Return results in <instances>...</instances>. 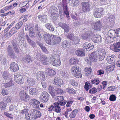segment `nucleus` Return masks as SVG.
Masks as SVG:
<instances>
[{
  "instance_id": "nucleus-36",
  "label": "nucleus",
  "mask_w": 120,
  "mask_h": 120,
  "mask_svg": "<svg viewBox=\"0 0 120 120\" xmlns=\"http://www.w3.org/2000/svg\"><path fill=\"white\" fill-rule=\"evenodd\" d=\"M36 32L37 38L39 41H41L42 39V38L41 36V34L40 33V31L39 30L37 29Z\"/></svg>"
},
{
  "instance_id": "nucleus-17",
  "label": "nucleus",
  "mask_w": 120,
  "mask_h": 120,
  "mask_svg": "<svg viewBox=\"0 0 120 120\" xmlns=\"http://www.w3.org/2000/svg\"><path fill=\"white\" fill-rule=\"evenodd\" d=\"M10 69L14 72L16 71L19 69L18 66L15 63L12 62L10 65Z\"/></svg>"
},
{
  "instance_id": "nucleus-1",
  "label": "nucleus",
  "mask_w": 120,
  "mask_h": 120,
  "mask_svg": "<svg viewBox=\"0 0 120 120\" xmlns=\"http://www.w3.org/2000/svg\"><path fill=\"white\" fill-rule=\"evenodd\" d=\"M66 1V0H62V3L57 5L59 11L60 18L61 20H62L64 19L65 15L69 19V13Z\"/></svg>"
},
{
  "instance_id": "nucleus-9",
  "label": "nucleus",
  "mask_w": 120,
  "mask_h": 120,
  "mask_svg": "<svg viewBox=\"0 0 120 120\" xmlns=\"http://www.w3.org/2000/svg\"><path fill=\"white\" fill-rule=\"evenodd\" d=\"M94 34L93 33L91 30H87L86 32L82 36V38L84 40H88L91 36Z\"/></svg>"
},
{
  "instance_id": "nucleus-62",
  "label": "nucleus",
  "mask_w": 120,
  "mask_h": 120,
  "mask_svg": "<svg viewBox=\"0 0 120 120\" xmlns=\"http://www.w3.org/2000/svg\"><path fill=\"white\" fill-rule=\"evenodd\" d=\"M91 82L92 84H95L96 85H98L100 82L99 80L97 79H94L92 80Z\"/></svg>"
},
{
  "instance_id": "nucleus-23",
  "label": "nucleus",
  "mask_w": 120,
  "mask_h": 120,
  "mask_svg": "<svg viewBox=\"0 0 120 120\" xmlns=\"http://www.w3.org/2000/svg\"><path fill=\"white\" fill-rule=\"evenodd\" d=\"M26 39L27 40L28 42L34 48L36 46V44L35 42L32 40H31L29 37L28 35H26Z\"/></svg>"
},
{
  "instance_id": "nucleus-5",
  "label": "nucleus",
  "mask_w": 120,
  "mask_h": 120,
  "mask_svg": "<svg viewBox=\"0 0 120 120\" xmlns=\"http://www.w3.org/2000/svg\"><path fill=\"white\" fill-rule=\"evenodd\" d=\"M40 102L34 99H33L30 100L29 104L32 105L35 108L40 109Z\"/></svg>"
},
{
  "instance_id": "nucleus-28",
  "label": "nucleus",
  "mask_w": 120,
  "mask_h": 120,
  "mask_svg": "<svg viewBox=\"0 0 120 120\" xmlns=\"http://www.w3.org/2000/svg\"><path fill=\"white\" fill-rule=\"evenodd\" d=\"M79 4V0H71L70 5L73 7L78 6Z\"/></svg>"
},
{
  "instance_id": "nucleus-32",
  "label": "nucleus",
  "mask_w": 120,
  "mask_h": 120,
  "mask_svg": "<svg viewBox=\"0 0 120 120\" xmlns=\"http://www.w3.org/2000/svg\"><path fill=\"white\" fill-rule=\"evenodd\" d=\"M29 93L31 95H36L38 93V90L35 88H31L29 91Z\"/></svg>"
},
{
  "instance_id": "nucleus-42",
  "label": "nucleus",
  "mask_w": 120,
  "mask_h": 120,
  "mask_svg": "<svg viewBox=\"0 0 120 120\" xmlns=\"http://www.w3.org/2000/svg\"><path fill=\"white\" fill-rule=\"evenodd\" d=\"M78 112V110L76 109L74 110L69 115L70 118H74L75 117Z\"/></svg>"
},
{
  "instance_id": "nucleus-13",
  "label": "nucleus",
  "mask_w": 120,
  "mask_h": 120,
  "mask_svg": "<svg viewBox=\"0 0 120 120\" xmlns=\"http://www.w3.org/2000/svg\"><path fill=\"white\" fill-rule=\"evenodd\" d=\"M91 26L92 28L94 30H99L102 27L101 22L98 21L92 25Z\"/></svg>"
},
{
  "instance_id": "nucleus-31",
  "label": "nucleus",
  "mask_w": 120,
  "mask_h": 120,
  "mask_svg": "<svg viewBox=\"0 0 120 120\" xmlns=\"http://www.w3.org/2000/svg\"><path fill=\"white\" fill-rule=\"evenodd\" d=\"M47 71V75L49 76H52L56 74V72L54 70L50 68H48Z\"/></svg>"
},
{
  "instance_id": "nucleus-21",
  "label": "nucleus",
  "mask_w": 120,
  "mask_h": 120,
  "mask_svg": "<svg viewBox=\"0 0 120 120\" xmlns=\"http://www.w3.org/2000/svg\"><path fill=\"white\" fill-rule=\"evenodd\" d=\"M26 39L27 40L28 42L34 48L36 46V44L35 42L32 40H31L29 37L28 35H26Z\"/></svg>"
},
{
  "instance_id": "nucleus-19",
  "label": "nucleus",
  "mask_w": 120,
  "mask_h": 120,
  "mask_svg": "<svg viewBox=\"0 0 120 120\" xmlns=\"http://www.w3.org/2000/svg\"><path fill=\"white\" fill-rule=\"evenodd\" d=\"M54 109L53 110L57 113L60 112L61 109L59 106V104L58 102L54 103Z\"/></svg>"
},
{
  "instance_id": "nucleus-30",
  "label": "nucleus",
  "mask_w": 120,
  "mask_h": 120,
  "mask_svg": "<svg viewBox=\"0 0 120 120\" xmlns=\"http://www.w3.org/2000/svg\"><path fill=\"white\" fill-rule=\"evenodd\" d=\"M48 58L46 55H43L40 58V60L41 61H43L42 63L46 65L47 64V61L48 60Z\"/></svg>"
},
{
  "instance_id": "nucleus-14",
  "label": "nucleus",
  "mask_w": 120,
  "mask_h": 120,
  "mask_svg": "<svg viewBox=\"0 0 120 120\" xmlns=\"http://www.w3.org/2000/svg\"><path fill=\"white\" fill-rule=\"evenodd\" d=\"M60 58V57L59 56L58 57H57L56 58L55 60L54 58H52L51 61L52 65L55 66H58L60 65L61 64Z\"/></svg>"
},
{
  "instance_id": "nucleus-29",
  "label": "nucleus",
  "mask_w": 120,
  "mask_h": 120,
  "mask_svg": "<svg viewBox=\"0 0 120 120\" xmlns=\"http://www.w3.org/2000/svg\"><path fill=\"white\" fill-rule=\"evenodd\" d=\"M27 82L29 86H33L35 83V81L34 79L30 78H28L27 79Z\"/></svg>"
},
{
  "instance_id": "nucleus-26",
  "label": "nucleus",
  "mask_w": 120,
  "mask_h": 120,
  "mask_svg": "<svg viewBox=\"0 0 120 120\" xmlns=\"http://www.w3.org/2000/svg\"><path fill=\"white\" fill-rule=\"evenodd\" d=\"M17 30L18 29L15 26L13 27L9 33L7 34V35L8 36L10 37L16 33L17 31Z\"/></svg>"
},
{
  "instance_id": "nucleus-37",
  "label": "nucleus",
  "mask_w": 120,
  "mask_h": 120,
  "mask_svg": "<svg viewBox=\"0 0 120 120\" xmlns=\"http://www.w3.org/2000/svg\"><path fill=\"white\" fill-rule=\"evenodd\" d=\"M78 59L77 58H71L70 60V63L71 64H76L78 62Z\"/></svg>"
},
{
  "instance_id": "nucleus-55",
  "label": "nucleus",
  "mask_w": 120,
  "mask_h": 120,
  "mask_svg": "<svg viewBox=\"0 0 120 120\" xmlns=\"http://www.w3.org/2000/svg\"><path fill=\"white\" fill-rule=\"evenodd\" d=\"M15 81L17 83L20 85L23 84L24 82V80L23 77L15 80Z\"/></svg>"
},
{
  "instance_id": "nucleus-63",
  "label": "nucleus",
  "mask_w": 120,
  "mask_h": 120,
  "mask_svg": "<svg viewBox=\"0 0 120 120\" xmlns=\"http://www.w3.org/2000/svg\"><path fill=\"white\" fill-rule=\"evenodd\" d=\"M97 91V89L95 87L89 90V92L91 94H94Z\"/></svg>"
},
{
  "instance_id": "nucleus-58",
  "label": "nucleus",
  "mask_w": 120,
  "mask_h": 120,
  "mask_svg": "<svg viewBox=\"0 0 120 120\" xmlns=\"http://www.w3.org/2000/svg\"><path fill=\"white\" fill-rule=\"evenodd\" d=\"M3 77L5 79H10V77H9V73L6 72H4L3 75Z\"/></svg>"
},
{
  "instance_id": "nucleus-49",
  "label": "nucleus",
  "mask_w": 120,
  "mask_h": 120,
  "mask_svg": "<svg viewBox=\"0 0 120 120\" xmlns=\"http://www.w3.org/2000/svg\"><path fill=\"white\" fill-rule=\"evenodd\" d=\"M66 90L70 94H74L76 93V91L74 89L70 87L67 88Z\"/></svg>"
},
{
  "instance_id": "nucleus-18",
  "label": "nucleus",
  "mask_w": 120,
  "mask_h": 120,
  "mask_svg": "<svg viewBox=\"0 0 120 120\" xmlns=\"http://www.w3.org/2000/svg\"><path fill=\"white\" fill-rule=\"evenodd\" d=\"M38 18L42 22L45 23L47 21V15L45 14L39 15L38 16Z\"/></svg>"
},
{
  "instance_id": "nucleus-48",
  "label": "nucleus",
  "mask_w": 120,
  "mask_h": 120,
  "mask_svg": "<svg viewBox=\"0 0 120 120\" xmlns=\"http://www.w3.org/2000/svg\"><path fill=\"white\" fill-rule=\"evenodd\" d=\"M76 54L78 56H85V53L82 51L80 50H77L75 51Z\"/></svg>"
},
{
  "instance_id": "nucleus-34",
  "label": "nucleus",
  "mask_w": 120,
  "mask_h": 120,
  "mask_svg": "<svg viewBox=\"0 0 120 120\" xmlns=\"http://www.w3.org/2000/svg\"><path fill=\"white\" fill-rule=\"evenodd\" d=\"M98 54L99 56L103 55L105 56L106 52L105 50L102 48H99L98 50Z\"/></svg>"
},
{
  "instance_id": "nucleus-22",
  "label": "nucleus",
  "mask_w": 120,
  "mask_h": 120,
  "mask_svg": "<svg viewBox=\"0 0 120 120\" xmlns=\"http://www.w3.org/2000/svg\"><path fill=\"white\" fill-rule=\"evenodd\" d=\"M26 39L27 40L28 42L34 48L36 46V44L35 42L32 40H31L29 37L28 35H26Z\"/></svg>"
},
{
  "instance_id": "nucleus-44",
  "label": "nucleus",
  "mask_w": 120,
  "mask_h": 120,
  "mask_svg": "<svg viewBox=\"0 0 120 120\" xmlns=\"http://www.w3.org/2000/svg\"><path fill=\"white\" fill-rule=\"evenodd\" d=\"M33 114H34L35 116L36 117H40L41 115V113L39 111H37L35 109H34L33 111Z\"/></svg>"
},
{
  "instance_id": "nucleus-41",
  "label": "nucleus",
  "mask_w": 120,
  "mask_h": 120,
  "mask_svg": "<svg viewBox=\"0 0 120 120\" xmlns=\"http://www.w3.org/2000/svg\"><path fill=\"white\" fill-rule=\"evenodd\" d=\"M50 13H58V11L57 8L55 6H53L51 7L49 10Z\"/></svg>"
},
{
  "instance_id": "nucleus-25",
  "label": "nucleus",
  "mask_w": 120,
  "mask_h": 120,
  "mask_svg": "<svg viewBox=\"0 0 120 120\" xmlns=\"http://www.w3.org/2000/svg\"><path fill=\"white\" fill-rule=\"evenodd\" d=\"M114 17L112 15H110L106 19L107 22H110L111 24H112L114 23Z\"/></svg>"
},
{
  "instance_id": "nucleus-40",
  "label": "nucleus",
  "mask_w": 120,
  "mask_h": 120,
  "mask_svg": "<svg viewBox=\"0 0 120 120\" xmlns=\"http://www.w3.org/2000/svg\"><path fill=\"white\" fill-rule=\"evenodd\" d=\"M51 18L54 20H56L58 17L59 14L58 13H52L50 15Z\"/></svg>"
},
{
  "instance_id": "nucleus-3",
  "label": "nucleus",
  "mask_w": 120,
  "mask_h": 120,
  "mask_svg": "<svg viewBox=\"0 0 120 120\" xmlns=\"http://www.w3.org/2000/svg\"><path fill=\"white\" fill-rule=\"evenodd\" d=\"M20 98L22 100L26 102H28L30 99V97L23 90L21 91L19 93Z\"/></svg>"
},
{
  "instance_id": "nucleus-7",
  "label": "nucleus",
  "mask_w": 120,
  "mask_h": 120,
  "mask_svg": "<svg viewBox=\"0 0 120 120\" xmlns=\"http://www.w3.org/2000/svg\"><path fill=\"white\" fill-rule=\"evenodd\" d=\"M7 50L8 55L10 58L15 59L16 57V55L12 49V48L11 45L8 46Z\"/></svg>"
},
{
  "instance_id": "nucleus-12",
  "label": "nucleus",
  "mask_w": 120,
  "mask_h": 120,
  "mask_svg": "<svg viewBox=\"0 0 120 120\" xmlns=\"http://www.w3.org/2000/svg\"><path fill=\"white\" fill-rule=\"evenodd\" d=\"M36 78L40 81H42L45 80L46 77L43 72L39 71L37 73Z\"/></svg>"
},
{
  "instance_id": "nucleus-8",
  "label": "nucleus",
  "mask_w": 120,
  "mask_h": 120,
  "mask_svg": "<svg viewBox=\"0 0 120 120\" xmlns=\"http://www.w3.org/2000/svg\"><path fill=\"white\" fill-rule=\"evenodd\" d=\"M111 49L115 52H118L120 51V42H119L111 45L110 47Z\"/></svg>"
},
{
  "instance_id": "nucleus-2",
  "label": "nucleus",
  "mask_w": 120,
  "mask_h": 120,
  "mask_svg": "<svg viewBox=\"0 0 120 120\" xmlns=\"http://www.w3.org/2000/svg\"><path fill=\"white\" fill-rule=\"evenodd\" d=\"M61 39V37L52 34L47 42L49 45H53L59 43L60 42Z\"/></svg>"
},
{
  "instance_id": "nucleus-11",
  "label": "nucleus",
  "mask_w": 120,
  "mask_h": 120,
  "mask_svg": "<svg viewBox=\"0 0 120 120\" xmlns=\"http://www.w3.org/2000/svg\"><path fill=\"white\" fill-rule=\"evenodd\" d=\"M58 25L64 30L65 32L67 33L69 32L70 28L68 24L60 22L58 23Z\"/></svg>"
},
{
  "instance_id": "nucleus-38",
  "label": "nucleus",
  "mask_w": 120,
  "mask_h": 120,
  "mask_svg": "<svg viewBox=\"0 0 120 120\" xmlns=\"http://www.w3.org/2000/svg\"><path fill=\"white\" fill-rule=\"evenodd\" d=\"M9 80V82H8L4 84L3 86L5 88L9 87L14 85L12 83V81L11 78H10V79Z\"/></svg>"
},
{
  "instance_id": "nucleus-43",
  "label": "nucleus",
  "mask_w": 120,
  "mask_h": 120,
  "mask_svg": "<svg viewBox=\"0 0 120 120\" xmlns=\"http://www.w3.org/2000/svg\"><path fill=\"white\" fill-rule=\"evenodd\" d=\"M79 67L77 66H73L71 68V71L73 74L75 73L77 71H79Z\"/></svg>"
},
{
  "instance_id": "nucleus-15",
  "label": "nucleus",
  "mask_w": 120,
  "mask_h": 120,
  "mask_svg": "<svg viewBox=\"0 0 120 120\" xmlns=\"http://www.w3.org/2000/svg\"><path fill=\"white\" fill-rule=\"evenodd\" d=\"M97 51H94L92 52L89 56V59L91 61L94 62L98 60V58L97 55Z\"/></svg>"
},
{
  "instance_id": "nucleus-47",
  "label": "nucleus",
  "mask_w": 120,
  "mask_h": 120,
  "mask_svg": "<svg viewBox=\"0 0 120 120\" xmlns=\"http://www.w3.org/2000/svg\"><path fill=\"white\" fill-rule=\"evenodd\" d=\"M37 44L41 47L42 50L44 52L46 53L47 49L45 47L43 46L42 43L38 41L37 42Z\"/></svg>"
},
{
  "instance_id": "nucleus-24",
  "label": "nucleus",
  "mask_w": 120,
  "mask_h": 120,
  "mask_svg": "<svg viewBox=\"0 0 120 120\" xmlns=\"http://www.w3.org/2000/svg\"><path fill=\"white\" fill-rule=\"evenodd\" d=\"M54 84L61 87L60 86L62 84V82L61 79H60L58 77H56L54 78Z\"/></svg>"
},
{
  "instance_id": "nucleus-10",
  "label": "nucleus",
  "mask_w": 120,
  "mask_h": 120,
  "mask_svg": "<svg viewBox=\"0 0 120 120\" xmlns=\"http://www.w3.org/2000/svg\"><path fill=\"white\" fill-rule=\"evenodd\" d=\"M83 49L84 51H89L94 48V45L92 44L85 42L83 45Z\"/></svg>"
},
{
  "instance_id": "nucleus-59",
  "label": "nucleus",
  "mask_w": 120,
  "mask_h": 120,
  "mask_svg": "<svg viewBox=\"0 0 120 120\" xmlns=\"http://www.w3.org/2000/svg\"><path fill=\"white\" fill-rule=\"evenodd\" d=\"M55 91L56 95L57 94H61L63 92V90L60 88H57L55 89Z\"/></svg>"
},
{
  "instance_id": "nucleus-61",
  "label": "nucleus",
  "mask_w": 120,
  "mask_h": 120,
  "mask_svg": "<svg viewBox=\"0 0 120 120\" xmlns=\"http://www.w3.org/2000/svg\"><path fill=\"white\" fill-rule=\"evenodd\" d=\"M86 74L87 75H89L91 72L92 69L91 68L89 67L88 68H86L85 69Z\"/></svg>"
},
{
  "instance_id": "nucleus-54",
  "label": "nucleus",
  "mask_w": 120,
  "mask_h": 120,
  "mask_svg": "<svg viewBox=\"0 0 120 120\" xmlns=\"http://www.w3.org/2000/svg\"><path fill=\"white\" fill-rule=\"evenodd\" d=\"M7 104L6 103L1 102L0 103V108L1 110H4L6 109Z\"/></svg>"
},
{
  "instance_id": "nucleus-50",
  "label": "nucleus",
  "mask_w": 120,
  "mask_h": 120,
  "mask_svg": "<svg viewBox=\"0 0 120 120\" xmlns=\"http://www.w3.org/2000/svg\"><path fill=\"white\" fill-rule=\"evenodd\" d=\"M44 96L43 97V96H41L40 99L41 101L45 103L48 101L49 98V97Z\"/></svg>"
},
{
  "instance_id": "nucleus-64",
  "label": "nucleus",
  "mask_w": 120,
  "mask_h": 120,
  "mask_svg": "<svg viewBox=\"0 0 120 120\" xmlns=\"http://www.w3.org/2000/svg\"><path fill=\"white\" fill-rule=\"evenodd\" d=\"M23 24V22L21 21H20L16 24L15 26L18 29H19L22 26Z\"/></svg>"
},
{
  "instance_id": "nucleus-39",
  "label": "nucleus",
  "mask_w": 120,
  "mask_h": 120,
  "mask_svg": "<svg viewBox=\"0 0 120 120\" xmlns=\"http://www.w3.org/2000/svg\"><path fill=\"white\" fill-rule=\"evenodd\" d=\"M115 60V59L113 57L110 56H108L107 57V61L110 64L113 63Z\"/></svg>"
},
{
  "instance_id": "nucleus-45",
  "label": "nucleus",
  "mask_w": 120,
  "mask_h": 120,
  "mask_svg": "<svg viewBox=\"0 0 120 120\" xmlns=\"http://www.w3.org/2000/svg\"><path fill=\"white\" fill-rule=\"evenodd\" d=\"M49 93L52 96L54 95V94H55V90H54V88L52 86H50L49 88Z\"/></svg>"
},
{
  "instance_id": "nucleus-53",
  "label": "nucleus",
  "mask_w": 120,
  "mask_h": 120,
  "mask_svg": "<svg viewBox=\"0 0 120 120\" xmlns=\"http://www.w3.org/2000/svg\"><path fill=\"white\" fill-rule=\"evenodd\" d=\"M95 37L94 38L95 41H94V42L97 43L101 41V38L100 35H98L95 36Z\"/></svg>"
},
{
  "instance_id": "nucleus-60",
  "label": "nucleus",
  "mask_w": 120,
  "mask_h": 120,
  "mask_svg": "<svg viewBox=\"0 0 120 120\" xmlns=\"http://www.w3.org/2000/svg\"><path fill=\"white\" fill-rule=\"evenodd\" d=\"M74 76L77 78H81L82 77V75L80 73V71L79 70V71H77L75 73L73 74Z\"/></svg>"
},
{
  "instance_id": "nucleus-20",
  "label": "nucleus",
  "mask_w": 120,
  "mask_h": 120,
  "mask_svg": "<svg viewBox=\"0 0 120 120\" xmlns=\"http://www.w3.org/2000/svg\"><path fill=\"white\" fill-rule=\"evenodd\" d=\"M26 39L27 40L28 42L34 48L36 46V44L35 42L32 40H31L29 37L28 35H26Z\"/></svg>"
},
{
  "instance_id": "nucleus-6",
  "label": "nucleus",
  "mask_w": 120,
  "mask_h": 120,
  "mask_svg": "<svg viewBox=\"0 0 120 120\" xmlns=\"http://www.w3.org/2000/svg\"><path fill=\"white\" fill-rule=\"evenodd\" d=\"M81 5L83 11L85 12H88L90 10V2H82Z\"/></svg>"
},
{
  "instance_id": "nucleus-52",
  "label": "nucleus",
  "mask_w": 120,
  "mask_h": 120,
  "mask_svg": "<svg viewBox=\"0 0 120 120\" xmlns=\"http://www.w3.org/2000/svg\"><path fill=\"white\" fill-rule=\"evenodd\" d=\"M115 34L114 30H110L108 32V36H109L110 37L112 38L115 35Z\"/></svg>"
},
{
  "instance_id": "nucleus-57",
  "label": "nucleus",
  "mask_w": 120,
  "mask_h": 120,
  "mask_svg": "<svg viewBox=\"0 0 120 120\" xmlns=\"http://www.w3.org/2000/svg\"><path fill=\"white\" fill-rule=\"evenodd\" d=\"M43 38L46 41V42L48 44V40L49 39V38H50V35L49 34H44L43 35Z\"/></svg>"
},
{
  "instance_id": "nucleus-33",
  "label": "nucleus",
  "mask_w": 120,
  "mask_h": 120,
  "mask_svg": "<svg viewBox=\"0 0 120 120\" xmlns=\"http://www.w3.org/2000/svg\"><path fill=\"white\" fill-rule=\"evenodd\" d=\"M46 28L48 30L53 32L54 30L51 23H47L45 25Z\"/></svg>"
},
{
  "instance_id": "nucleus-4",
  "label": "nucleus",
  "mask_w": 120,
  "mask_h": 120,
  "mask_svg": "<svg viewBox=\"0 0 120 120\" xmlns=\"http://www.w3.org/2000/svg\"><path fill=\"white\" fill-rule=\"evenodd\" d=\"M104 9L103 8H97L94 10V15L97 18L101 17L103 14Z\"/></svg>"
},
{
  "instance_id": "nucleus-56",
  "label": "nucleus",
  "mask_w": 120,
  "mask_h": 120,
  "mask_svg": "<svg viewBox=\"0 0 120 120\" xmlns=\"http://www.w3.org/2000/svg\"><path fill=\"white\" fill-rule=\"evenodd\" d=\"M13 47L14 50L16 53H18L19 52L16 43H14L12 45Z\"/></svg>"
},
{
  "instance_id": "nucleus-27",
  "label": "nucleus",
  "mask_w": 120,
  "mask_h": 120,
  "mask_svg": "<svg viewBox=\"0 0 120 120\" xmlns=\"http://www.w3.org/2000/svg\"><path fill=\"white\" fill-rule=\"evenodd\" d=\"M34 114H33V112L30 114L28 113H26L25 115V117L27 120H31L35 116Z\"/></svg>"
},
{
  "instance_id": "nucleus-16",
  "label": "nucleus",
  "mask_w": 120,
  "mask_h": 120,
  "mask_svg": "<svg viewBox=\"0 0 120 120\" xmlns=\"http://www.w3.org/2000/svg\"><path fill=\"white\" fill-rule=\"evenodd\" d=\"M22 60L24 62L27 64H29L33 61L32 57L29 55L24 56Z\"/></svg>"
},
{
  "instance_id": "nucleus-51",
  "label": "nucleus",
  "mask_w": 120,
  "mask_h": 120,
  "mask_svg": "<svg viewBox=\"0 0 120 120\" xmlns=\"http://www.w3.org/2000/svg\"><path fill=\"white\" fill-rule=\"evenodd\" d=\"M22 77H23V76L21 75L19 73H15L14 74V81Z\"/></svg>"
},
{
  "instance_id": "nucleus-35",
  "label": "nucleus",
  "mask_w": 120,
  "mask_h": 120,
  "mask_svg": "<svg viewBox=\"0 0 120 120\" xmlns=\"http://www.w3.org/2000/svg\"><path fill=\"white\" fill-rule=\"evenodd\" d=\"M61 46L64 48H67L69 47V43L67 40L64 41L62 43Z\"/></svg>"
},
{
  "instance_id": "nucleus-46",
  "label": "nucleus",
  "mask_w": 120,
  "mask_h": 120,
  "mask_svg": "<svg viewBox=\"0 0 120 120\" xmlns=\"http://www.w3.org/2000/svg\"><path fill=\"white\" fill-rule=\"evenodd\" d=\"M66 36L68 38L72 41H74L75 38V36L72 34L70 33L67 35H66Z\"/></svg>"
}]
</instances>
